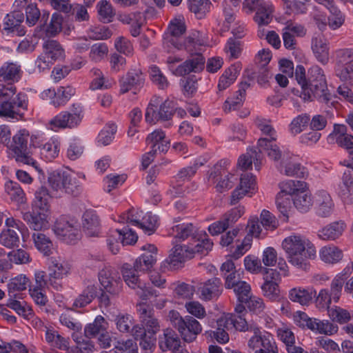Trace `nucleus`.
Wrapping results in <instances>:
<instances>
[{
  "label": "nucleus",
  "instance_id": "f257e3e1",
  "mask_svg": "<svg viewBox=\"0 0 353 353\" xmlns=\"http://www.w3.org/2000/svg\"><path fill=\"white\" fill-rule=\"evenodd\" d=\"M179 219H174V225L169 229L168 234L180 241L188 240V242L174 245L169 256L161 263L164 270L178 269L196 254L206 255L213 246L205 232L199 231L192 223H179Z\"/></svg>",
  "mask_w": 353,
  "mask_h": 353
},
{
  "label": "nucleus",
  "instance_id": "f03ea898",
  "mask_svg": "<svg viewBox=\"0 0 353 353\" xmlns=\"http://www.w3.org/2000/svg\"><path fill=\"white\" fill-rule=\"evenodd\" d=\"M21 66L6 62L0 68V116L11 119H22L23 112L20 109H28V95L24 92H19L14 98L17 88L14 85L21 77Z\"/></svg>",
  "mask_w": 353,
  "mask_h": 353
},
{
  "label": "nucleus",
  "instance_id": "7ed1b4c3",
  "mask_svg": "<svg viewBox=\"0 0 353 353\" xmlns=\"http://www.w3.org/2000/svg\"><path fill=\"white\" fill-rule=\"evenodd\" d=\"M145 252L138 257L133 265L125 263L122 265L121 273L125 283L132 289L136 290L137 294L144 301L159 296V290L146 285L140 279L139 272L150 270L156 263L157 248L148 244L143 247Z\"/></svg>",
  "mask_w": 353,
  "mask_h": 353
},
{
  "label": "nucleus",
  "instance_id": "20e7f679",
  "mask_svg": "<svg viewBox=\"0 0 353 353\" xmlns=\"http://www.w3.org/2000/svg\"><path fill=\"white\" fill-rule=\"evenodd\" d=\"M295 79L301 88L302 98L305 101H310L316 98L321 102L327 103L330 93L322 70L317 65L311 67L305 74L302 65H298L295 69Z\"/></svg>",
  "mask_w": 353,
  "mask_h": 353
},
{
  "label": "nucleus",
  "instance_id": "39448f33",
  "mask_svg": "<svg viewBox=\"0 0 353 353\" xmlns=\"http://www.w3.org/2000/svg\"><path fill=\"white\" fill-rule=\"evenodd\" d=\"M282 248L286 253L288 262L297 268L306 270L308 260L316 255L314 245L305 237L293 234L284 239Z\"/></svg>",
  "mask_w": 353,
  "mask_h": 353
},
{
  "label": "nucleus",
  "instance_id": "423d86ee",
  "mask_svg": "<svg viewBox=\"0 0 353 353\" xmlns=\"http://www.w3.org/2000/svg\"><path fill=\"white\" fill-rule=\"evenodd\" d=\"M168 319L185 342L194 341L202 331V326L196 319L189 315L183 317L176 310H170Z\"/></svg>",
  "mask_w": 353,
  "mask_h": 353
},
{
  "label": "nucleus",
  "instance_id": "0eeeda50",
  "mask_svg": "<svg viewBox=\"0 0 353 353\" xmlns=\"http://www.w3.org/2000/svg\"><path fill=\"white\" fill-rule=\"evenodd\" d=\"M50 205L48 200H33L32 212L23 213V219L31 229L40 232L48 226L47 219L50 214Z\"/></svg>",
  "mask_w": 353,
  "mask_h": 353
},
{
  "label": "nucleus",
  "instance_id": "6e6552de",
  "mask_svg": "<svg viewBox=\"0 0 353 353\" xmlns=\"http://www.w3.org/2000/svg\"><path fill=\"white\" fill-rule=\"evenodd\" d=\"M43 53L35 61L36 68L39 71L49 70L56 61L63 60L65 51L61 44L56 40H47L43 44Z\"/></svg>",
  "mask_w": 353,
  "mask_h": 353
},
{
  "label": "nucleus",
  "instance_id": "1a4fd4ad",
  "mask_svg": "<svg viewBox=\"0 0 353 353\" xmlns=\"http://www.w3.org/2000/svg\"><path fill=\"white\" fill-rule=\"evenodd\" d=\"M53 231L60 240L68 244H74L81 237L77 220L66 216H61L56 220Z\"/></svg>",
  "mask_w": 353,
  "mask_h": 353
},
{
  "label": "nucleus",
  "instance_id": "9d476101",
  "mask_svg": "<svg viewBox=\"0 0 353 353\" xmlns=\"http://www.w3.org/2000/svg\"><path fill=\"white\" fill-rule=\"evenodd\" d=\"M29 137L30 134L27 130H19L17 134L12 137V141L10 140V145L8 148L12 150L16 155L15 159L17 162L31 165L37 171L41 172L42 170L37 165V161L27 152Z\"/></svg>",
  "mask_w": 353,
  "mask_h": 353
},
{
  "label": "nucleus",
  "instance_id": "9b49d317",
  "mask_svg": "<svg viewBox=\"0 0 353 353\" xmlns=\"http://www.w3.org/2000/svg\"><path fill=\"white\" fill-rule=\"evenodd\" d=\"M69 174L65 171L55 170L52 172L48 176V183L51 189L41 185L35 192V199H43L49 196L50 199H58L62 196L61 194L65 182L67 181Z\"/></svg>",
  "mask_w": 353,
  "mask_h": 353
},
{
  "label": "nucleus",
  "instance_id": "f8f14e48",
  "mask_svg": "<svg viewBox=\"0 0 353 353\" xmlns=\"http://www.w3.org/2000/svg\"><path fill=\"white\" fill-rule=\"evenodd\" d=\"M83 117V109L80 104H73L71 112L63 111L55 116L49 124L51 129L57 128H74L77 127Z\"/></svg>",
  "mask_w": 353,
  "mask_h": 353
},
{
  "label": "nucleus",
  "instance_id": "ddd939ff",
  "mask_svg": "<svg viewBox=\"0 0 353 353\" xmlns=\"http://www.w3.org/2000/svg\"><path fill=\"white\" fill-rule=\"evenodd\" d=\"M186 31V26L183 15H179L170 21L166 31L163 34V43L168 47L170 46L177 50L183 49V42L180 41V37Z\"/></svg>",
  "mask_w": 353,
  "mask_h": 353
},
{
  "label": "nucleus",
  "instance_id": "4468645a",
  "mask_svg": "<svg viewBox=\"0 0 353 353\" xmlns=\"http://www.w3.org/2000/svg\"><path fill=\"white\" fill-rule=\"evenodd\" d=\"M253 336L249 339L248 345L250 349L256 350L254 353H278L277 347L273 336L268 333H261L258 326V331H250Z\"/></svg>",
  "mask_w": 353,
  "mask_h": 353
},
{
  "label": "nucleus",
  "instance_id": "2eb2a0df",
  "mask_svg": "<svg viewBox=\"0 0 353 353\" xmlns=\"http://www.w3.org/2000/svg\"><path fill=\"white\" fill-rule=\"evenodd\" d=\"M99 281L101 287L111 295L117 296L122 290L123 282L121 277L108 268H103L99 272Z\"/></svg>",
  "mask_w": 353,
  "mask_h": 353
},
{
  "label": "nucleus",
  "instance_id": "dca6fc26",
  "mask_svg": "<svg viewBox=\"0 0 353 353\" xmlns=\"http://www.w3.org/2000/svg\"><path fill=\"white\" fill-rule=\"evenodd\" d=\"M243 5L252 11L256 10L254 19L259 26L268 25L271 21L274 9L270 2L264 0H245Z\"/></svg>",
  "mask_w": 353,
  "mask_h": 353
},
{
  "label": "nucleus",
  "instance_id": "f3484780",
  "mask_svg": "<svg viewBox=\"0 0 353 353\" xmlns=\"http://www.w3.org/2000/svg\"><path fill=\"white\" fill-rule=\"evenodd\" d=\"M279 187L280 192H278L275 199H281L285 196H295L302 199L311 196L307 184L305 181L288 180L279 183Z\"/></svg>",
  "mask_w": 353,
  "mask_h": 353
},
{
  "label": "nucleus",
  "instance_id": "a211bd4d",
  "mask_svg": "<svg viewBox=\"0 0 353 353\" xmlns=\"http://www.w3.org/2000/svg\"><path fill=\"white\" fill-rule=\"evenodd\" d=\"M188 52L190 54L188 58L176 68L175 74L178 76L200 72L205 68V59L201 51Z\"/></svg>",
  "mask_w": 353,
  "mask_h": 353
},
{
  "label": "nucleus",
  "instance_id": "6ab92c4d",
  "mask_svg": "<svg viewBox=\"0 0 353 353\" xmlns=\"http://www.w3.org/2000/svg\"><path fill=\"white\" fill-rule=\"evenodd\" d=\"M247 315V313L243 315L228 314L219 318V325L240 332H257L258 325L254 323H249Z\"/></svg>",
  "mask_w": 353,
  "mask_h": 353
},
{
  "label": "nucleus",
  "instance_id": "aec40b11",
  "mask_svg": "<svg viewBox=\"0 0 353 353\" xmlns=\"http://www.w3.org/2000/svg\"><path fill=\"white\" fill-rule=\"evenodd\" d=\"M145 75L140 69H131L119 79L120 93L125 94L131 90H139L143 87Z\"/></svg>",
  "mask_w": 353,
  "mask_h": 353
},
{
  "label": "nucleus",
  "instance_id": "412c9836",
  "mask_svg": "<svg viewBox=\"0 0 353 353\" xmlns=\"http://www.w3.org/2000/svg\"><path fill=\"white\" fill-rule=\"evenodd\" d=\"M257 189L256 176L252 173L243 174L241 175L239 184L233 190L230 199L252 197Z\"/></svg>",
  "mask_w": 353,
  "mask_h": 353
},
{
  "label": "nucleus",
  "instance_id": "4be33fe9",
  "mask_svg": "<svg viewBox=\"0 0 353 353\" xmlns=\"http://www.w3.org/2000/svg\"><path fill=\"white\" fill-rule=\"evenodd\" d=\"M264 283L261 290L265 296L272 301L279 298V289L278 282L281 280L280 273L275 269L265 270L263 275Z\"/></svg>",
  "mask_w": 353,
  "mask_h": 353
},
{
  "label": "nucleus",
  "instance_id": "5701e85b",
  "mask_svg": "<svg viewBox=\"0 0 353 353\" xmlns=\"http://www.w3.org/2000/svg\"><path fill=\"white\" fill-rule=\"evenodd\" d=\"M24 21V14L20 10H15L7 14L3 19V32L7 34L16 33L18 36L26 34L25 28L21 26Z\"/></svg>",
  "mask_w": 353,
  "mask_h": 353
},
{
  "label": "nucleus",
  "instance_id": "b1692460",
  "mask_svg": "<svg viewBox=\"0 0 353 353\" xmlns=\"http://www.w3.org/2000/svg\"><path fill=\"white\" fill-rule=\"evenodd\" d=\"M137 310L148 333L156 334L160 326L157 319L154 316V310L149 305L141 303L137 305Z\"/></svg>",
  "mask_w": 353,
  "mask_h": 353
},
{
  "label": "nucleus",
  "instance_id": "393cba45",
  "mask_svg": "<svg viewBox=\"0 0 353 353\" xmlns=\"http://www.w3.org/2000/svg\"><path fill=\"white\" fill-rule=\"evenodd\" d=\"M82 225L86 235L98 237L101 234V221L94 210H87L82 216Z\"/></svg>",
  "mask_w": 353,
  "mask_h": 353
},
{
  "label": "nucleus",
  "instance_id": "a878e982",
  "mask_svg": "<svg viewBox=\"0 0 353 353\" xmlns=\"http://www.w3.org/2000/svg\"><path fill=\"white\" fill-rule=\"evenodd\" d=\"M99 290L100 288L97 284L87 285L74 299L72 306L77 308L85 307L97 298Z\"/></svg>",
  "mask_w": 353,
  "mask_h": 353
},
{
  "label": "nucleus",
  "instance_id": "bb28decb",
  "mask_svg": "<svg viewBox=\"0 0 353 353\" xmlns=\"http://www.w3.org/2000/svg\"><path fill=\"white\" fill-rule=\"evenodd\" d=\"M201 298L210 301L216 299L221 293V281L219 278H212L202 283L199 288Z\"/></svg>",
  "mask_w": 353,
  "mask_h": 353
},
{
  "label": "nucleus",
  "instance_id": "cd10ccee",
  "mask_svg": "<svg viewBox=\"0 0 353 353\" xmlns=\"http://www.w3.org/2000/svg\"><path fill=\"white\" fill-rule=\"evenodd\" d=\"M181 343L179 335L170 328L165 329L163 335L160 336L159 339V345L163 352L178 350L181 347Z\"/></svg>",
  "mask_w": 353,
  "mask_h": 353
},
{
  "label": "nucleus",
  "instance_id": "c85d7f7f",
  "mask_svg": "<svg viewBox=\"0 0 353 353\" xmlns=\"http://www.w3.org/2000/svg\"><path fill=\"white\" fill-rule=\"evenodd\" d=\"M208 39L198 30H192L183 41V49L187 52L201 51L200 47L207 45Z\"/></svg>",
  "mask_w": 353,
  "mask_h": 353
},
{
  "label": "nucleus",
  "instance_id": "c756f323",
  "mask_svg": "<svg viewBox=\"0 0 353 353\" xmlns=\"http://www.w3.org/2000/svg\"><path fill=\"white\" fill-rule=\"evenodd\" d=\"M45 337L50 346L61 350H67L68 353L70 351L69 338L63 337L54 329L47 328Z\"/></svg>",
  "mask_w": 353,
  "mask_h": 353
},
{
  "label": "nucleus",
  "instance_id": "7c9ffc66",
  "mask_svg": "<svg viewBox=\"0 0 353 353\" xmlns=\"http://www.w3.org/2000/svg\"><path fill=\"white\" fill-rule=\"evenodd\" d=\"M316 292L312 288H294L289 292V299L301 305H307L315 296Z\"/></svg>",
  "mask_w": 353,
  "mask_h": 353
},
{
  "label": "nucleus",
  "instance_id": "2f4dec72",
  "mask_svg": "<svg viewBox=\"0 0 353 353\" xmlns=\"http://www.w3.org/2000/svg\"><path fill=\"white\" fill-rule=\"evenodd\" d=\"M29 283L28 278L23 274L12 278L8 284L9 298H21L19 292L26 290Z\"/></svg>",
  "mask_w": 353,
  "mask_h": 353
},
{
  "label": "nucleus",
  "instance_id": "473e14b6",
  "mask_svg": "<svg viewBox=\"0 0 353 353\" xmlns=\"http://www.w3.org/2000/svg\"><path fill=\"white\" fill-rule=\"evenodd\" d=\"M32 238L35 248L43 255L49 256L52 254L53 244L49 236L41 232H35Z\"/></svg>",
  "mask_w": 353,
  "mask_h": 353
},
{
  "label": "nucleus",
  "instance_id": "72a5a7b5",
  "mask_svg": "<svg viewBox=\"0 0 353 353\" xmlns=\"http://www.w3.org/2000/svg\"><path fill=\"white\" fill-rule=\"evenodd\" d=\"M274 141L275 139L261 138L258 140V145L262 151H265L270 159L277 161L281 159L282 152Z\"/></svg>",
  "mask_w": 353,
  "mask_h": 353
},
{
  "label": "nucleus",
  "instance_id": "f704fd0d",
  "mask_svg": "<svg viewBox=\"0 0 353 353\" xmlns=\"http://www.w3.org/2000/svg\"><path fill=\"white\" fill-rule=\"evenodd\" d=\"M49 275H50V276L62 279L64 276L68 274L70 266L68 263L63 260L52 257L49 264Z\"/></svg>",
  "mask_w": 353,
  "mask_h": 353
},
{
  "label": "nucleus",
  "instance_id": "c9c22d12",
  "mask_svg": "<svg viewBox=\"0 0 353 353\" xmlns=\"http://www.w3.org/2000/svg\"><path fill=\"white\" fill-rule=\"evenodd\" d=\"M352 273L351 268L346 267L340 274H337L332 281V299L338 302L341 295L342 289L345 280Z\"/></svg>",
  "mask_w": 353,
  "mask_h": 353
},
{
  "label": "nucleus",
  "instance_id": "e433bc0d",
  "mask_svg": "<svg viewBox=\"0 0 353 353\" xmlns=\"http://www.w3.org/2000/svg\"><path fill=\"white\" fill-rule=\"evenodd\" d=\"M113 237L114 239L119 240L123 245H132L138 239L137 234L128 225L124 226L122 229L114 230Z\"/></svg>",
  "mask_w": 353,
  "mask_h": 353
},
{
  "label": "nucleus",
  "instance_id": "4c0bfd02",
  "mask_svg": "<svg viewBox=\"0 0 353 353\" xmlns=\"http://www.w3.org/2000/svg\"><path fill=\"white\" fill-rule=\"evenodd\" d=\"M105 319L98 315L94 321L85 325L84 328V334L87 338H92L105 331Z\"/></svg>",
  "mask_w": 353,
  "mask_h": 353
},
{
  "label": "nucleus",
  "instance_id": "58836bf2",
  "mask_svg": "<svg viewBox=\"0 0 353 353\" xmlns=\"http://www.w3.org/2000/svg\"><path fill=\"white\" fill-rule=\"evenodd\" d=\"M99 20L103 23H108L112 21L115 15L113 7L108 1L101 0L97 5Z\"/></svg>",
  "mask_w": 353,
  "mask_h": 353
},
{
  "label": "nucleus",
  "instance_id": "ea45409f",
  "mask_svg": "<svg viewBox=\"0 0 353 353\" xmlns=\"http://www.w3.org/2000/svg\"><path fill=\"white\" fill-rule=\"evenodd\" d=\"M158 226V216L155 214H152V212H147L143 215L138 227L142 229L145 234L151 235L155 232Z\"/></svg>",
  "mask_w": 353,
  "mask_h": 353
},
{
  "label": "nucleus",
  "instance_id": "a19ab883",
  "mask_svg": "<svg viewBox=\"0 0 353 353\" xmlns=\"http://www.w3.org/2000/svg\"><path fill=\"white\" fill-rule=\"evenodd\" d=\"M312 48L318 61L323 64H326L329 61V48L327 44L320 39L312 40Z\"/></svg>",
  "mask_w": 353,
  "mask_h": 353
},
{
  "label": "nucleus",
  "instance_id": "79ce46f5",
  "mask_svg": "<svg viewBox=\"0 0 353 353\" xmlns=\"http://www.w3.org/2000/svg\"><path fill=\"white\" fill-rule=\"evenodd\" d=\"M239 72V68L234 65L225 70L224 73L219 78L218 83L219 90H224L232 84L236 80Z\"/></svg>",
  "mask_w": 353,
  "mask_h": 353
},
{
  "label": "nucleus",
  "instance_id": "37998d69",
  "mask_svg": "<svg viewBox=\"0 0 353 353\" xmlns=\"http://www.w3.org/2000/svg\"><path fill=\"white\" fill-rule=\"evenodd\" d=\"M17 298H9L7 306L14 310L19 315L26 319H29L32 316V310L24 301L17 300Z\"/></svg>",
  "mask_w": 353,
  "mask_h": 353
},
{
  "label": "nucleus",
  "instance_id": "c03bdc74",
  "mask_svg": "<svg viewBox=\"0 0 353 353\" xmlns=\"http://www.w3.org/2000/svg\"><path fill=\"white\" fill-rule=\"evenodd\" d=\"M56 97L52 101L55 107L65 105L74 95L75 89L71 86L59 87L56 92Z\"/></svg>",
  "mask_w": 353,
  "mask_h": 353
},
{
  "label": "nucleus",
  "instance_id": "a18cd8bd",
  "mask_svg": "<svg viewBox=\"0 0 353 353\" xmlns=\"http://www.w3.org/2000/svg\"><path fill=\"white\" fill-rule=\"evenodd\" d=\"M0 243L9 248L18 247L19 236L14 229L3 230L0 234Z\"/></svg>",
  "mask_w": 353,
  "mask_h": 353
},
{
  "label": "nucleus",
  "instance_id": "49530a36",
  "mask_svg": "<svg viewBox=\"0 0 353 353\" xmlns=\"http://www.w3.org/2000/svg\"><path fill=\"white\" fill-rule=\"evenodd\" d=\"M61 192H65L72 197H78L81 196L83 187L76 178H72L69 175Z\"/></svg>",
  "mask_w": 353,
  "mask_h": 353
},
{
  "label": "nucleus",
  "instance_id": "de8ad7c7",
  "mask_svg": "<svg viewBox=\"0 0 353 353\" xmlns=\"http://www.w3.org/2000/svg\"><path fill=\"white\" fill-rule=\"evenodd\" d=\"M176 104L175 102L167 99L162 102L159 108L158 114L160 121H170L175 114Z\"/></svg>",
  "mask_w": 353,
  "mask_h": 353
},
{
  "label": "nucleus",
  "instance_id": "09e8293b",
  "mask_svg": "<svg viewBox=\"0 0 353 353\" xmlns=\"http://www.w3.org/2000/svg\"><path fill=\"white\" fill-rule=\"evenodd\" d=\"M112 35V30L102 25L91 26L88 30V36L92 40H105L110 38Z\"/></svg>",
  "mask_w": 353,
  "mask_h": 353
},
{
  "label": "nucleus",
  "instance_id": "8fccbe9b",
  "mask_svg": "<svg viewBox=\"0 0 353 353\" xmlns=\"http://www.w3.org/2000/svg\"><path fill=\"white\" fill-rule=\"evenodd\" d=\"M281 166L284 168V172L287 176L304 178L307 174L306 168L299 163L290 161L284 164L281 162Z\"/></svg>",
  "mask_w": 353,
  "mask_h": 353
},
{
  "label": "nucleus",
  "instance_id": "3c124183",
  "mask_svg": "<svg viewBox=\"0 0 353 353\" xmlns=\"http://www.w3.org/2000/svg\"><path fill=\"white\" fill-rule=\"evenodd\" d=\"M210 0H196L188 6V8L190 12L194 13L197 19H201L210 11Z\"/></svg>",
  "mask_w": 353,
  "mask_h": 353
},
{
  "label": "nucleus",
  "instance_id": "603ef678",
  "mask_svg": "<svg viewBox=\"0 0 353 353\" xmlns=\"http://www.w3.org/2000/svg\"><path fill=\"white\" fill-rule=\"evenodd\" d=\"M143 215V212L139 209L132 208L128 210L119 217V222H126L138 227Z\"/></svg>",
  "mask_w": 353,
  "mask_h": 353
},
{
  "label": "nucleus",
  "instance_id": "864d4df0",
  "mask_svg": "<svg viewBox=\"0 0 353 353\" xmlns=\"http://www.w3.org/2000/svg\"><path fill=\"white\" fill-rule=\"evenodd\" d=\"M197 78L195 75H189L183 79H181L180 84L182 86V92L185 97H192L197 90Z\"/></svg>",
  "mask_w": 353,
  "mask_h": 353
},
{
  "label": "nucleus",
  "instance_id": "5fc2aeb1",
  "mask_svg": "<svg viewBox=\"0 0 353 353\" xmlns=\"http://www.w3.org/2000/svg\"><path fill=\"white\" fill-rule=\"evenodd\" d=\"M117 125L112 123L107 124L99 132L97 141L103 145H109L114 138L117 132Z\"/></svg>",
  "mask_w": 353,
  "mask_h": 353
},
{
  "label": "nucleus",
  "instance_id": "6e6d98bb",
  "mask_svg": "<svg viewBox=\"0 0 353 353\" xmlns=\"http://www.w3.org/2000/svg\"><path fill=\"white\" fill-rule=\"evenodd\" d=\"M114 353H138L137 343L132 339L117 341L113 349Z\"/></svg>",
  "mask_w": 353,
  "mask_h": 353
},
{
  "label": "nucleus",
  "instance_id": "4d7b16f0",
  "mask_svg": "<svg viewBox=\"0 0 353 353\" xmlns=\"http://www.w3.org/2000/svg\"><path fill=\"white\" fill-rule=\"evenodd\" d=\"M133 321V317L130 314L123 313H119L114 319L117 330L122 333L130 332Z\"/></svg>",
  "mask_w": 353,
  "mask_h": 353
},
{
  "label": "nucleus",
  "instance_id": "13d9d810",
  "mask_svg": "<svg viewBox=\"0 0 353 353\" xmlns=\"http://www.w3.org/2000/svg\"><path fill=\"white\" fill-rule=\"evenodd\" d=\"M59 152V145L55 142H48L40 148V155L46 161H51Z\"/></svg>",
  "mask_w": 353,
  "mask_h": 353
},
{
  "label": "nucleus",
  "instance_id": "bf43d9fd",
  "mask_svg": "<svg viewBox=\"0 0 353 353\" xmlns=\"http://www.w3.org/2000/svg\"><path fill=\"white\" fill-rule=\"evenodd\" d=\"M335 68L353 62V48H343L335 51Z\"/></svg>",
  "mask_w": 353,
  "mask_h": 353
},
{
  "label": "nucleus",
  "instance_id": "052dcab7",
  "mask_svg": "<svg viewBox=\"0 0 353 353\" xmlns=\"http://www.w3.org/2000/svg\"><path fill=\"white\" fill-rule=\"evenodd\" d=\"M310 121V117L307 114H302L295 117L290 125V128L293 134L301 132L307 126Z\"/></svg>",
  "mask_w": 353,
  "mask_h": 353
},
{
  "label": "nucleus",
  "instance_id": "680f3d73",
  "mask_svg": "<svg viewBox=\"0 0 353 353\" xmlns=\"http://www.w3.org/2000/svg\"><path fill=\"white\" fill-rule=\"evenodd\" d=\"M316 307L321 310H327L330 312V303H331V293L328 289H322L319 292L316 300ZM330 315V314H328Z\"/></svg>",
  "mask_w": 353,
  "mask_h": 353
},
{
  "label": "nucleus",
  "instance_id": "e2e57ef3",
  "mask_svg": "<svg viewBox=\"0 0 353 353\" xmlns=\"http://www.w3.org/2000/svg\"><path fill=\"white\" fill-rule=\"evenodd\" d=\"M237 181L238 177L236 175L228 173L224 176L223 179H221L220 180L217 181L218 183L215 187L216 190L220 193L228 191L233 188Z\"/></svg>",
  "mask_w": 353,
  "mask_h": 353
},
{
  "label": "nucleus",
  "instance_id": "0e129e2a",
  "mask_svg": "<svg viewBox=\"0 0 353 353\" xmlns=\"http://www.w3.org/2000/svg\"><path fill=\"white\" fill-rule=\"evenodd\" d=\"M63 17L58 12L52 14L50 24L46 27V31L50 36H55L62 28Z\"/></svg>",
  "mask_w": 353,
  "mask_h": 353
},
{
  "label": "nucleus",
  "instance_id": "69168bd1",
  "mask_svg": "<svg viewBox=\"0 0 353 353\" xmlns=\"http://www.w3.org/2000/svg\"><path fill=\"white\" fill-rule=\"evenodd\" d=\"M260 217L261 225L267 230H274L279 225L276 218L268 210H263Z\"/></svg>",
  "mask_w": 353,
  "mask_h": 353
},
{
  "label": "nucleus",
  "instance_id": "338daca9",
  "mask_svg": "<svg viewBox=\"0 0 353 353\" xmlns=\"http://www.w3.org/2000/svg\"><path fill=\"white\" fill-rule=\"evenodd\" d=\"M336 144L348 152L349 157L353 161V135L341 134L336 137Z\"/></svg>",
  "mask_w": 353,
  "mask_h": 353
},
{
  "label": "nucleus",
  "instance_id": "774afa93",
  "mask_svg": "<svg viewBox=\"0 0 353 353\" xmlns=\"http://www.w3.org/2000/svg\"><path fill=\"white\" fill-rule=\"evenodd\" d=\"M335 74L341 81H348L353 79V62L335 68Z\"/></svg>",
  "mask_w": 353,
  "mask_h": 353
}]
</instances>
